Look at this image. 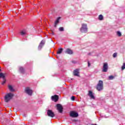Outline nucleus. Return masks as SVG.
I'll return each mask as SVG.
<instances>
[{
	"mask_svg": "<svg viewBox=\"0 0 125 125\" xmlns=\"http://www.w3.org/2000/svg\"><path fill=\"white\" fill-rule=\"evenodd\" d=\"M14 97V94H6L4 96V102H6V103H8Z\"/></svg>",
	"mask_w": 125,
	"mask_h": 125,
	"instance_id": "1",
	"label": "nucleus"
},
{
	"mask_svg": "<svg viewBox=\"0 0 125 125\" xmlns=\"http://www.w3.org/2000/svg\"><path fill=\"white\" fill-rule=\"evenodd\" d=\"M80 31L82 33H87V25L85 23H83L80 29Z\"/></svg>",
	"mask_w": 125,
	"mask_h": 125,
	"instance_id": "2",
	"label": "nucleus"
},
{
	"mask_svg": "<svg viewBox=\"0 0 125 125\" xmlns=\"http://www.w3.org/2000/svg\"><path fill=\"white\" fill-rule=\"evenodd\" d=\"M96 88L98 91H100L103 89V81L101 80L99 81Z\"/></svg>",
	"mask_w": 125,
	"mask_h": 125,
	"instance_id": "3",
	"label": "nucleus"
},
{
	"mask_svg": "<svg viewBox=\"0 0 125 125\" xmlns=\"http://www.w3.org/2000/svg\"><path fill=\"white\" fill-rule=\"evenodd\" d=\"M47 115L48 117H50V118H54L55 117V114L50 109L47 110Z\"/></svg>",
	"mask_w": 125,
	"mask_h": 125,
	"instance_id": "4",
	"label": "nucleus"
},
{
	"mask_svg": "<svg viewBox=\"0 0 125 125\" xmlns=\"http://www.w3.org/2000/svg\"><path fill=\"white\" fill-rule=\"evenodd\" d=\"M25 92L27 94H32L33 93V90L30 87H26L25 88Z\"/></svg>",
	"mask_w": 125,
	"mask_h": 125,
	"instance_id": "5",
	"label": "nucleus"
},
{
	"mask_svg": "<svg viewBox=\"0 0 125 125\" xmlns=\"http://www.w3.org/2000/svg\"><path fill=\"white\" fill-rule=\"evenodd\" d=\"M57 109L59 111V113H62L63 112V106L60 104H58L57 105Z\"/></svg>",
	"mask_w": 125,
	"mask_h": 125,
	"instance_id": "6",
	"label": "nucleus"
},
{
	"mask_svg": "<svg viewBox=\"0 0 125 125\" xmlns=\"http://www.w3.org/2000/svg\"><path fill=\"white\" fill-rule=\"evenodd\" d=\"M108 71V63L107 62L104 63V66L103 68V72L106 73Z\"/></svg>",
	"mask_w": 125,
	"mask_h": 125,
	"instance_id": "7",
	"label": "nucleus"
},
{
	"mask_svg": "<svg viewBox=\"0 0 125 125\" xmlns=\"http://www.w3.org/2000/svg\"><path fill=\"white\" fill-rule=\"evenodd\" d=\"M44 43H45V41L42 40L40 43L39 44V45L38 46V50H41L42 48V47L44 45Z\"/></svg>",
	"mask_w": 125,
	"mask_h": 125,
	"instance_id": "8",
	"label": "nucleus"
},
{
	"mask_svg": "<svg viewBox=\"0 0 125 125\" xmlns=\"http://www.w3.org/2000/svg\"><path fill=\"white\" fill-rule=\"evenodd\" d=\"M70 117L72 118H77L79 116V114L77 112H75L74 111H71L70 113Z\"/></svg>",
	"mask_w": 125,
	"mask_h": 125,
	"instance_id": "9",
	"label": "nucleus"
},
{
	"mask_svg": "<svg viewBox=\"0 0 125 125\" xmlns=\"http://www.w3.org/2000/svg\"><path fill=\"white\" fill-rule=\"evenodd\" d=\"M52 100H54L55 102H56V101H58L59 97L57 95L52 96Z\"/></svg>",
	"mask_w": 125,
	"mask_h": 125,
	"instance_id": "10",
	"label": "nucleus"
},
{
	"mask_svg": "<svg viewBox=\"0 0 125 125\" xmlns=\"http://www.w3.org/2000/svg\"><path fill=\"white\" fill-rule=\"evenodd\" d=\"M60 19H61V17H59L57 20H56V21H55V27H56V25H57V24H58V23H59V21L60 20Z\"/></svg>",
	"mask_w": 125,
	"mask_h": 125,
	"instance_id": "11",
	"label": "nucleus"
},
{
	"mask_svg": "<svg viewBox=\"0 0 125 125\" xmlns=\"http://www.w3.org/2000/svg\"><path fill=\"white\" fill-rule=\"evenodd\" d=\"M65 53H67V54H73V51L70 49H66Z\"/></svg>",
	"mask_w": 125,
	"mask_h": 125,
	"instance_id": "12",
	"label": "nucleus"
},
{
	"mask_svg": "<svg viewBox=\"0 0 125 125\" xmlns=\"http://www.w3.org/2000/svg\"><path fill=\"white\" fill-rule=\"evenodd\" d=\"M6 75V73H0V78H1L3 80H4V78H5Z\"/></svg>",
	"mask_w": 125,
	"mask_h": 125,
	"instance_id": "13",
	"label": "nucleus"
},
{
	"mask_svg": "<svg viewBox=\"0 0 125 125\" xmlns=\"http://www.w3.org/2000/svg\"><path fill=\"white\" fill-rule=\"evenodd\" d=\"M73 74L75 76L79 77V69H76L74 71Z\"/></svg>",
	"mask_w": 125,
	"mask_h": 125,
	"instance_id": "14",
	"label": "nucleus"
},
{
	"mask_svg": "<svg viewBox=\"0 0 125 125\" xmlns=\"http://www.w3.org/2000/svg\"><path fill=\"white\" fill-rule=\"evenodd\" d=\"M8 87L9 88V90L10 91H14L15 90H14V88H13V87L12 86V85H8Z\"/></svg>",
	"mask_w": 125,
	"mask_h": 125,
	"instance_id": "15",
	"label": "nucleus"
},
{
	"mask_svg": "<svg viewBox=\"0 0 125 125\" xmlns=\"http://www.w3.org/2000/svg\"><path fill=\"white\" fill-rule=\"evenodd\" d=\"M62 51H63V49L62 48H60L57 52V54H61L62 53Z\"/></svg>",
	"mask_w": 125,
	"mask_h": 125,
	"instance_id": "16",
	"label": "nucleus"
},
{
	"mask_svg": "<svg viewBox=\"0 0 125 125\" xmlns=\"http://www.w3.org/2000/svg\"><path fill=\"white\" fill-rule=\"evenodd\" d=\"M19 70H20V72H21V73H22V74H23L24 72H25V70L22 67H20Z\"/></svg>",
	"mask_w": 125,
	"mask_h": 125,
	"instance_id": "17",
	"label": "nucleus"
},
{
	"mask_svg": "<svg viewBox=\"0 0 125 125\" xmlns=\"http://www.w3.org/2000/svg\"><path fill=\"white\" fill-rule=\"evenodd\" d=\"M21 36H25L26 35V30H24L21 31Z\"/></svg>",
	"mask_w": 125,
	"mask_h": 125,
	"instance_id": "18",
	"label": "nucleus"
},
{
	"mask_svg": "<svg viewBox=\"0 0 125 125\" xmlns=\"http://www.w3.org/2000/svg\"><path fill=\"white\" fill-rule=\"evenodd\" d=\"M88 95L91 99H95V97L93 94H88Z\"/></svg>",
	"mask_w": 125,
	"mask_h": 125,
	"instance_id": "19",
	"label": "nucleus"
},
{
	"mask_svg": "<svg viewBox=\"0 0 125 125\" xmlns=\"http://www.w3.org/2000/svg\"><path fill=\"white\" fill-rule=\"evenodd\" d=\"M99 20H103V16L102 15H100L99 16Z\"/></svg>",
	"mask_w": 125,
	"mask_h": 125,
	"instance_id": "20",
	"label": "nucleus"
},
{
	"mask_svg": "<svg viewBox=\"0 0 125 125\" xmlns=\"http://www.w3.org/2000/svg\"><path fill=\"white\" fill-rule=\"evenodd\" d=\"M59 30L60 32H63L64 31V28H63V27H61L59 28Z\"/></svg>",
	"mask_w": 125,
	"mask_h": 125,
	"instance_id": "21",
	"label": "nucleus"
},
{
	"mask_svg": "<svg viewBox=\"0 0 125 125\" xmlns=\"http://www.w3.org/2000/svg\"><path fill=\"white\" fill-rule=\"evenodd\" d=\"M109 80H113L114 76L113 75H110L108 77Z\"/></svg>",
	"mask_w": 125,
	"mask_h": 125,
	"instance_id": "22",
	"label": "nucleus"
},
{
	"mask_svg": "<svg viewBox=\"0 0 125 125\" xmlns=\"http://www.w3.org/2000/svg\"><path fill=\"white\" fill-rule=\"evenodd\" d=\"M117 34L118 35V37H121V36H122V33L120 31H118L117 32Z\"/></svg>",
	"mask_w": 125,
	"mask_h": 125,
	"instance_id": "23",
	"label": "nucleus"
},
{
	"mask_svg": "<svg viewBox=\"0 0 125 125\" xmlns=\"http://www.w3.org/2000/svg\"><path fill=\"white\" fill-rule=\"evenodd\" d=\"M125 63H123V66H122V70H125Z\"/></svg>",
	"mask_w": 125,
	"mask_h": 125,
	"instance_id": "24",
	"label": "nucleus"
},
{
	"mask_svg": "<svg viewBox=\"0 0 125 125\" xmlns=\"http://www.w3.org/2000/svg\"><path fill=\"white\" fill-rule=\"evenodd\" d=\"M117 55H118V54L117 53H114L113 54V57H114V58L117 57Z\"/></svg>",
	"mask_w": 125,
	"mask_h": 125,
	"instance_id": "25",
	"label": "nucleus"
},
{
	"mask_svg": "<svg viewBox=\"0 0 125 125\" xmlns=\"http://www.w3.org/2000/svg\"><path fill=\"white\" fill-rule=\"evenodd\" d=\"M76 98V97L74 96H72L71 98V100L72 101H75V99Z\"/></svg>",
	"mask_w": 125,
	"mask_h": 125,
	"instance_id": "26",
	"label": "nucleus"
},
{
	"mask_svg": "<svg viewBox=\"0 0 125 125\" xmlns=\"http://www.w3.org/2000/svg\"><path fill=\"white\" fill-rule=\"evenodd\" d=\"M5 83H6V80H5V78H4V80H3V82L2 83V84L3 85V84H4Z\"/></svg>",
	"mask_w": 125,
	"mask_h": 125,
	"instance_id": "27",
	"label": "nucleus"
},
{
	"mask_svg": "<svg viewBox=\"0 0 125 125\" xmlns=\"http://www.w3.org/2000/svg\"><path fill=\"white\" fill-rule=\"evenodd\" d=\"M87 63H88V67H90V65H91L90 62H89L88 61Z\"/></svg>",
	"mask_w": 125,
	"mask_h": 125,
	"instance_id": "28",
	"label": "nucleus"
},
{
	"mask_svg": "<svg viewBox=\"0 0 125 125\" xmlns=\"http://www.w3.org/2000/svg\"><path fill=\"white\" fill-rule=\"evenodd\" d=\"M88 94H92V91H89Z\"/></svg>",
	"mask_w": 125,
	"mask_h": 125,
	"instance_id": "29",
	"label": "nucleus"
},
{
	"mask_svg": "<svg viewBox=\"0 0 125 125\" xmlns=\"http://www.w3.org/2000/svg\"><path fill=\"white\" fill-rule=\"evenodd\" d=\"M7 94H11V93H7Z\"/></svg>",
	"mask_w": 125,
	"mask_h": 125,
	"instance_id": "30",
	"label": "nucleus"
},
{
	"mask_svg": "<svg viewBox=\"0 0 125 125\" xmlns=\"http://www.w3.org/2000/svg\"><path fill=\"white\" fill-rule=\"evenodd\" d=\"M0 71H1V69H0Z\"/></svg>",
	"mask_w": 125,
	"mask_h": 125,
	"instance_id": "31",
	"label": "nucleus"
},
{
	"mask_svg": "<svg viewBox=\"0 0 125 125\" xmlns=\"http://www.w3.org/2000/svg\"><path fill=\"white\" fill-rule=\"evenodd\" d=\"M89 54H90V53H89V54H88V55H89Z\"/></svg>",
	"mask_w": 125,
	"mask_h": 125,
	"instance_id": "32",
	"label": "nucleus"
}]
</instances>
